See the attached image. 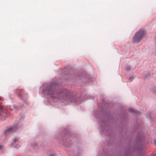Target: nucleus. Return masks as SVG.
Segmentation results:
<instances>
[{
  "mask_svg": "<svg viewBox=\"0 0 156 156\" xmlns=\"http://www.w3.org/2000/svg\"><path fill=\"white\" fill-rule=\"evenodd\" d=\"M18 96L20 98L22 99L25 96V94L23 92H20L19 93Z\"/></svg>",
  "mask_w": 156,
  "mask_h": 156,
  "instance_id": "nucleus-5",
  "label": "nucleus"
},
{
  "mask_svg": "<svg viewBox=\"0 0 156 156\" xmlns=\"http://www.w3.org/2000/svg\"><path fill=\"white\" fill-rule=\"evenodd\" d=\"M6 110L2 106L0 105V113H6Z\"/></svg>",
  "mask_w": 156,
  "mask_h": 156,
  "instance_id": "nucleus-6",
  "label": "nucleus"
},
{
  "mask_svg": "<svg viewBox=\"0 0 156 156\" xmlns=\"http://www.w3.org/2000/svg\"><path fill=\"white\" fill-rule=\"evenodd\" d=\"M50 156H56V154H51Z\"/></svg>",
  "mask_w": 156,
  "mask_h": 156,
  "instance_id": "nucleus-8",
  "label": "nucleus"
},
{
  "mask_svg": "<svg viewBox=\"0 0 156 156\" xmlns=\"http://www.w3.org/2000/svg\"><path fill=\"white\" fill-rule=\"evenodd\" d=\"M17 129V127L16 126H12L8 128L5 131L6 134L10 133L15 131Z\"/></svg>",
  "mask_w": 156,
  "mask_h": 156,
  "instance_id": "nucleus-3",
  "label": "nucleus"
},
{
  "mask_svg": "<svg viewBox=\"0 0 156 156\" xmlns=\"http://www.w3.org/2000/svg\"><path fill=\"white\" fill-rule=\"evenodd\" d=\"M58 87L56 85H53L51 86V87L48 89V93L50 94H55L56 93L60 94V93H62L65 94L66 96L69 93V91L65 89L62 90V92H60V90H57Z\"/></svg>",
  "mask_w": 156,
  "mask_h": 156,
  "instance_id": "nucleus-1",
  "label": "nucleus"
},
{
  "mask_svg": "<svg viewBox=\"0 0 156 156\" xmlns=\"http://www.w3.org/2000/svg\"><path fill=\"white\" fill-rule=\"evenodd\" d=\"M144 35V30H140L135 35L133 38V42L135 43H139L142 39Z\"/></svg>",
  "mask_w": 156,
  "mask_h": 156,
  "instance_id": "nucleus-2",
  "label": "nucleus"
},
{
  "mask_svg": "<svg viewBox=\"0 0 156 156\" xmlns=\"http://www.w3.org/2000/svg\"><path fill=\"white\" fill-rule=\"evenodd\" d=\"M132 111H131V112H134V111H133V110H133V109H132Z\"/></svg>",
  "mask_w": 156,
  "mask_h": 156,
  "instance_id": "nucleus-10",
  "label": "nucleus"
},
{
  "mask_svg": "<svg viewBox=\"0 0 156 156\" xmlns=\"http://www.w3.org/2000/svg\"><path fill=\"white\" fill-rule=\"evenodd\" d=\"M15 109V108L14 107V106H13V108H10L11 110H14Z\"/></svg>",
  "mask_w": 156,
  "mask_h": 156,
  "instance_id": "nucleus-7",
  "label": "nucleus"
},
{
  "mask_svg": "<svg viewBox=\"0 0 156 156\" xmlns=\"http://www.w3.org/2000/svg\"><path fill=\"white\" fill-rule=\"evenodd\" d=\"M18 141V139L16 137H15L13 139V142L12 143V145L17 148H18L20 147V146L17 145V146H15V143Z\"/></svg>",
  "mask_w": 156,
  "mask_h": 156,
  "instance_id": "nucleus-4",
  "label": "nucleus"
},
{
  "mask_svg": "<svg viewBox=\"0 0 156 156\" xmlns=\"http://www.w3.org/2000/svg\"><path fill=\"white\" fill-rule=\"evenodd\" d=\"M2 146L0 145V149H1V148H2Z\"/></svg>",
  "mask_w": 156,
  "mask_h": 156,
  "instance_id": "nucleus-9",
  "label": "nucleus"
}]
</instances>
